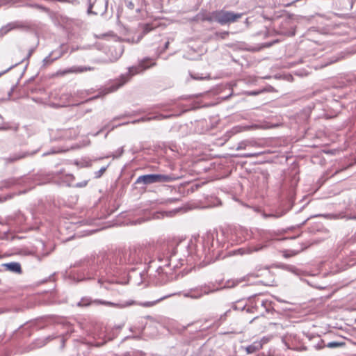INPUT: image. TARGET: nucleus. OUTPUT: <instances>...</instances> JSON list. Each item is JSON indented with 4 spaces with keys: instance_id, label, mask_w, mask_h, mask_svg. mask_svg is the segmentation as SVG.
Wrapping results in <instances>:
<instances>
[{
    "instance_id": "19",
    "label": "nucleus",
    "mask_w": 356,
    "mask_h": 356,
    "mask_svg": "<svg viewBox=\"0 0 356 356\" xmlns=\"http://www.w3.org/2000/svg\"><path fill=\"white\" fill-rule=\"evenodd\" d=\"M232 308L234 310L243 311L244 309L247 310V309L248 307H247V305L243 303V301H238V302L233 304Z\"/></svg>"
},
{
    "instance_id": "9",
    "label": "nucleus",
    "mask_w": 356,
    "mask_h": 356,
    "mask_svg": "<svg viewBox=\"0 0 356 356\" xmlns=\"http://www.w3.org/2000/svg\"><path fill=\"white\" fill-rule=\"evenodd\" d=\"M135 262H136V250H126L123 252V256L120 258V263L134 264Z\"/></svg>"
},
{
    "instance_id": "28",
    "label": "nucleus",
    "mask_w": 356,
    "mask_h": 356,
    "mask_svg": "<svg viewBox=\"0 0 356 356\" xmlns=\"http://www.w3.org/2000/svg\"><path fill=\"white\" fill-rule=\"evenodd\" d=\"M106 170V168L103 167L96 174V177H99Z\"/></svg>"
},
{
    "instance_id": "33",
    "label": "nucleus",
    "mask_w": 356,
    "mask_h": 356,
    "mask_svg": "<svg viewBox=\"0 0 356 356\" xmlns=\"http://www.w3.org/2000/svg\"><path fill=\"white\" fill-rule=\"evenodd\" d=\"M54 54V56H58L59 54H62V55L63 54V52L61 51V50H59V51H53Z\"/></svg>"
},
{
    "instance_id": "7",
    "label": "nucleus",
    "mask_w": 356,
    "mask_h": 356,
    "mask_svg": "<svg viewBox=\"0 0 356 356\" xmlns=\"http://www.w3.org/2000/svg\"><path fill=\"white\" fill-rule=\"evenodd\" d=\"M28 28L26 23L21 21L10 22L0 29V37H3L8 33L15 29H23Z\"/></svg>"
},
{
    "instance_id": "6",
    "label": "nucleus",
    "mask_w": 356,
    "mask_h": 356,
    "mask_svg": "<svg viewBox=\"0 0 356 356\" xmlns=\"http://www.w3.org/2000/svg\"><path fill=\"white\" fill-rule=\"evenodd\" d=\"M108 0H96L94 3H89L88 8V13L95 15H104L108 7Z\"/></svg>"
},
{
    "instance_id": "14",
    "label": "nucleus",
    "mask_w": 356,
    "mask_h": 356,
    "mask_svg": "<svg viewBox=\"0 0 356 356\" xmlns=\"http://www.w3.org/2000/svg\"><path fill=\"white\" fill-rule=\"evenodd\" d=\"M172 115H154V117L147 118H141L140 119L132 121L131 123L136 124V123H138V122H140L149 121V120H160L168 118H170Z\"/></svg>"
},
{
    "instance_id": "36",
    "label": "nucleus",
    "mask_w": 356,
    "mask_h": 356,
    "mask_svg": "<svg viewBox=\"0 0 356 356\" xmlns=\"http://www.w3.org/2000/svg\"><path fill=\"white\" fill-rule=\"evenodd\" d=\"M260 341L263 343V345L268 342V339L266 338H263Z\"/></svg>"
},
{
    "instance_id": "45",
    "label": "nucleus",
    "mask_w": 356,
    "mask_h": 356,
    "mask_svg": "<svg viewBox=\"0 0 356 356\" xmlns=\"http://www.w3.org/2000/svg\"><path fill=\"white\" fill-rule=\"evenodd\" d=\"M4 129L3 127H0V130H1V129Z\"/></svg>"
},
{
    "instance_id": "34",
    "label": "nucleus",
    "mask_w": 356,
    "mask_h": 356,
    "mask_svg": "<svg viewBox=\"0 0 356 356\" xmlns=\"http://www.w3.org/2000/svg\"><path fill=\"white\" fill-rule=\"evenodd\" d=\"M228 35V32L227 31H225V32H222L220 33V36L222 38H225V36H227Z\"/></svg>"
},
{
    "instance_id": "24",
    "label": "nucleus",
    "mask_w": 356,
    "mask_h": 356,
    "mask_svg": "<svg viewBox=\"0 0 356 356\" xmlns=\"http://www.w3.org/2000/svg\"><path fill=\"white\" fill-rule=\"evenodd\" d=\"M140 305H142L143 307H151V306L154 305V302H145Z\"/></svg>"
},
{
    "instance_id": "23",
    "label": "nucleus",
    "mask_w": 356,
    "mask_h": 356,
    "mask_svg": "<svg viewBox=\"0 0 356 356\" xmlns=\"http://www.w3.org/2000/svg\"><path fill=\"white\" fill-rule=\"evenodd\" d=\"M90 302L88 300L82 299L80 302H79L78 305L79 306H87L89 305Z\"/></svg>"
},
{
    "instance_id": "2",
    "label": "nucleus",
    "mask_w": 356,
    "mask_h": 356,
    "mask_svg": "<svg viewBox=\"0 0 356 356\" xmlns=\"http://www.w3.org/2000/svg\"><path fill=\"white\" fill-rule=\"evenodd\" d=\"M216 291H218V289H215L213 286H211V284H205L184 291L182 295L185 298L197 300L202 298L204 295H209Z\"/></svg>"
},
{
    "instance_id": "8",
    "label": "nucleus",
    "mask_w": 356,
    "mask_h": 356,
    "mask_svg": "<svg viewBox=\"0 0 356 356\" xmlns=\"http://www.w3.org/2000/svg\"><path fill=\"white\" fill-rule=\"evenodd\" d=\"M94 68L92 67H86V66H72L65 70H60L58 72V74L63 76L67 74H79L83 73L86 71H92Z\"/></svg>"
},
{
    "instance_id": "4",
    "label": "nucleus",
    "mask_w": 356,
    "mask_h": 356,
    "mask_svg": "<svg viewBox=\"0 0 356 356\" xmlns=\"http://www.w3.org/2000/svg\"><path fill=\"white\" fill-rule=\"evenodd\" d=\"M174 179L175 178L171 175L149 174L138 177L136 181V184L149 185L154 183L169 182Z\"/></svg>"
},
{
    "instance_id": "17",
    "label": "nucleus",
    "mask_w": 356,
    "mask_h": 356,
    "mask_svg": "<svg viewBox=\"0 0 356 356\" xmlns=\"http://www.w3.org/2000/svg\"><path fill=\"white\" fill-rule=\"evenodd\" d=\"M54 52H51L48 56L44 58V65H49L54 60L62 56V54H59L57 56H54Z\"/></svg>"
},
{
    "instance_id": "21",
    "label": "nucleus",
    "mask_w": 356,
    "mask_h": 356,
    "mask_svg": "<svg viewBox=\"0 0 356 356\" xmlns=\"http://www.w3.org/2000/svg\"><path fill=\"white\" fill-rule=\"evenodd\" d=\"M340 346H341V343H340L339 342L332 341V342H330L327 343V347L330 348H334L339 347Z\"/></svg>"
},
{
    "instance_id": "5",
    "label": "nucleus",
    "mask_w": 356,
    "mask_h": 356,
    "mask_svg": "<svg viewBox=\"0 0 356 356\" xmlns=\"http://www.w3.org/2000/svg\"><path fill=\"white\" fill-rule=\"evenodd\" d=\"M192 247L186 243H180L178 244L175 248H172V252L169 256H168V259H169L170 262L168 264V266H171V262L175 261V260H179L180 262V265L182 266L184 264V259L182 257L180 258H175V255L181 251L186 252L187 253V257H189L190 256V250L188 249H191Z\"/></svg>"
},
{
    "instance_id": "1",
    "label": "nucleus",
    "mask_w": 356,
    "mask_h": 356,
    "mask_svg": "<svg viewBox=\"0 0 356 356\" xmlns=\"http://www.w3.org/2000/svg\"><path fill=\"white\" fill-rule=\"evenodd\" d=\"M155 65L156 63L149 58L142 60L138 66L129 67L127 73L122 74L119 79L116 80L111 86H109L106 89V93L117 90L127 83L133 75L139 74Z\"/></svg>"
},
{
    "instance_id": "13",
    "label": "nucleus",
    "mask_w": 356,
    "mask_h": 356,
    "mask_svg": "<svg viewBox=\"0 0 356 356\" xmlns=\"http://www.w3.org/2000/svg\"><path fill=\"white\" fill-rule=\"evenodd\" d=\"M263 347V343L261 341H254L252 344L248 346L245 348L246 353L248 354H252L256 351L261 349Z\"/></svg>"
},
{
    "instance_id": "11",
    "label": "nucleus",
    "mask_w": 356,
    "mask_h": 356,
    "mask_svg": "<svg viewBox=\"0 0 356 356\" xmlns=\"http://www.w3.org/2000/svg\"><path fill=\"white\" fill-rule=\"evenodd\" d=\"M96 302H99V304L104 305L106 306H111V307H115L119 308H124L129 307L131 305H136V302L134 300H128L123 302L122 303H113L112 302L109 301H104V300H96Z\"/></svg>"
},
{
    "instance_id": "22",
    "label": "nucleus",
    "mask_w": 356,
    "mask_h": 356,
    "mask_svg": "<svg viewBox=\"0 0 356 356\" xmlns=\"http://www.w3.org/2000/svg\"><path fill=\"white\" fill-rule=\"evenodd\" d=\"M1 1H2V3L4 4H15L16 3L19 2L21 0H4V1H3L2 0Z\"/></svg>"
},
{
    "instance_id": "12",
    "label": "nucleus",
    "mask_w": 356,
    "mask_h": 356,
    "mask_svg": "<svg viewBox=\"0 0 356 356\" xmlns=\"http://www.w3.org/2000/svg\"><path fill=\"white\" fill-rule=\"evenodd\" d=\"M268 305V302L267 300H261L260 298H257L255 300L254 306L248 307V308L247 309V312H248V313L254 312V309L257 310L259 307H261L264 309L267 310Z\"/></svg>"
},
{
    "instance_id": "44",
    "label": "nucleus",
    "mask_w": 356,
    "mask_h": 356,
    "mask_svg": "<svg viewBox=\"0 0 356 356\" xmlns=\"http://www.w3.org/2000/svg\"><path fill=\"white\" fill-rule=\"evenodd\" d=\"M34 6H35V7H38V8H40V6H37V5H35Z\"/></svg>"
},
{
    "instance_id": "15",
    "label": "nucleus",
    "mask_w": 356,
    "mask_h": 356,
    "mask_svg": "<svg viewBox=\"0 0 356 356\" xmlns=\"http://www.w3.org/2000/svg\"><path fill=\"white\" fill-rule=\"evenodd\" d=\"M5 267L7 270L14 272V273H20L21 272V266L19 263L17 262H11L6 264Z\"/></svg>"
},
{
    "instance_id": "37",
    "label": "nucleus",
    "mask_w": 356,
    "mask_h": 356,
    "mask_svg": "<svg viewBox=\"0 0 356 356\" xmlns=\"http://www.w3.org/2000/svg\"><path fill=\"white\" fill-rule=\"evenodd\" d=\"M193 79H203V77L196 76L194 75H192Z\"/></svg>"
},
{
    "instance_id": "40",
    "label": "nucleus",
    "mask_w": 356,
    "mask_h": 356,
    "mask_svg": "<svg viewBox=\"0 0 356 356\" xmlns=\"http://www.w3.org/2000/svg\"><path fill=\"white\" fill-rule=\"evenodd\" d=\"M229 312H230V309H229L227 312H225L223 316H227Z\"/></svg>"
},
{
    "instance_id": "29",
    "label": "nucleus",
    "mask_w": 356,
    "mask_h": 356,
    "mask_svg": "<svg viewBox=\"0 0 356 356\" xmlns=\"http://www.w3.org/2000/svg\"><path fill=\"white\" fill-rule=\"evenodd\" d=\"M117 50L118 51L119 54H118V56L115 58V60L118 59L121 56V55L122 54V47L120 45H119V47L117 48Z\"/></svg>"
},
{
    "instance_id": "38",
    "label": "nucleus",
    "mask_w": 356,
    "mask_h": 356,
    "mask_svg": "<svg viewBox=\"0 0 356 356\" xmlns=\"http://www.w3.org/2000/svg\"><path fill=\"white\" fill-rule=\"evenodd\" d=\"M122 117H123V116H118V117H115V118H113V121H115V120H117L121 119Z\"/></svg>"
},
{
    "instance_id": "35",
    "label": "nucleus",
    "mask_w": 356,
    "mask_h": 356,
    "mask_svg": "<svg viewBox=\"0 0 356 356\" xmlns=\"http://www.w3.org/2000/svg\"><path fill=\"white\" fill-rule=\"evenodd\" d=\"M283 215V213H281V214H279V215H275V214H269L267 216H273V217H275V218H279L280 216H282Z\"/></svg>"
},
{
    "instance_id": "30",
    "label": "nucleus",
    "mask_w": 356,
    "mask_h": 356,
    "mask_svg": "<svg viewBox=\"0 0 356 356\" xmlns=\"http://www.w3.org/2000/svg\"><path fill=\"white\" fill-rule=\"evenodd\" d=\"M127 8H129V9H134V3H133V2L129 1V2H128V3H127Z\"/></svg>"
},
{
    "instance_id": "32",
    "label": "nucleus",
    "mask_w": 356,
    "mask_h": 356,
    "mask_svg": "<svg viewBox=\"0 0 356 356\" xmlns=\"http://www.w3.org/2000/svg\"><path fill=\"white\" fill-rule=\"evenodd\" d=\"M13 184H14V181L13 180H10V181H6V185L4 186L5 187H8V186H11Z\"/></svg>"
},
{
    "instance_id": "10",
    "label": "nucleus",
    "mask_w": 356,
    "mask_h": 356,
    "mask_svg": "<svg viewBox=\"0 0 356 356\" xmlns=\"http://www.w3.org/2000/svg\"><path fill=\"white\" fill-rule=\"evenodd\" d=\"M37 152V151L29 152H20L18 153H16L13 155L10 156L8 158L5 159V161L6 163H13L15 162L19 159H24L28 156H32L35 154Z\"/></svg>"
},
{
    "instance_id": "42",
    "label": "nucleus",
    "mask_w": 356,
    "mask_h": 356,
    "mask_svg": "<svg viewBox=\"0 0 356 356\" xmlns=\"http://www.w3.org/2000/svg\"><path fill=\"white\" fill-rule=\"evenodd\" d=\"M177 267H178V265H177V264H175V265L173 266V268H177Z\"/></svg>"
},
{
    "instance_id": "16",
    "label": "nucleus",
    "mask_w": 356,
    "mask_h": 356,
    "mask_svg": "<svg viewBox=\"0 0 356 356\" xmlns=\"http://www.w3.org/2000/svg\"><path fill=\"white\" fill-rule=\"evenodd\" d=\"M266 247H267V245L258 244V245H254L252 247H250L246 250H240L242 251L241 254H245V253L250 254L253 252H257V251L262 250L263 249L266 248Z\"/></svg>"
},
{
    "instance_id": "39",
    "label": "nucleus",
    "mask_w": 356,
    "mask_h": 356,
    "mask_svg": "<svg viewBox=\"0 0 356 356\" xmlns=\"http://www.w3.org/2000/svg\"><path fill=\"white\" fill-rule=\"evenodd\" d=\"M168 45H169V42H166L165 44L164 49H168Z\"/></svg>"
},
{
    "instance_id": "31",
    "label": "nucleus",
    "mask_w": 356,
    "mask_h": 356,
    "mask_svg": "<svg viewBox=\"0 0 356 356\" xmlns=\"http://www.w3.org/2000/svg\"><path fill=\"white\" fill-rule=\"evenodd\" d=\"M13 90H14V87L11 88L10 91L8 92V99H10L11 95H12V94L13 92Z\"/></svg>"
},
{
    "instance_id": "18",
    "label": "nucleus",
    "mask_w": 356,
    "mask_h": 356,
    "mask_svg": "<svg viewBox=\"0 0 356 356\" xmlns=\"http://www.w3.org/2000/svg\"><path fill=\"white\" fill-rule=\"evenodd\" d=\"M129 122H123V123L119 124L118 125H111V122H109L107 124H106L102 129H100L96 134H95V136L98 135L103 130L108 129V133L109 131L113 130L115 127H120L122 125H124V124H127Z\"/></svg>"
},
{
    "instance_id": "27",
    "label": "nucleus",
    "mask_w": 356,
    "mask_h": 356,
    "mask_svg": "<svg viewBox=\"0 0 356 356\" xmlns=\"http://www.w3.org/2000/svg\"><path fill=\"white\" fill-rule=\"evenodd\" d=\"M259 154L257 153H250V154H245L243 156L245 158H251V157H256L258 156Z\"/></svg>"
},
{
    "instance_id": "25",
    "label": "nucleus",
    "mask_w": 356,
    "mask_h": 356,
    "mask_svg": "<svg viewBox=\"0 0 356 356\" xmlns=\"http://www.w3.org/2000/svg\"><path fill=\"white\" fill-rule=\"evenodd\" d=\"M17 65V63L15 64V65H11L10 67H9L8 69H6V70L0 72V76H1L2 75H3L4 74H6V72H8V71H10L11 69H13L14 67H15L16 65Z\"/></svg>"
},
{
    "instance_id": "3",
    "label": "nucleus",
    "mask_w": 356,
    "mask_h": 356,
    "mask_svg": "<svg viewBox=\"0 0 356 356\" xmlns=\"http://www.w3.org/2000/svg\"><path fill=\"white\" fill-rule=\"evenodd\" d=\"M241 17V13H234L223 10L213 12L211 15L212 19L221 25L234 22Z\"/></svg>"
},
{
    "instance_id": "26",
    "label": "nucleus",
    "mask_w": 356,
    "mask_h": 356,
    "mask_svg": "<svg viewBox=\"0 0 356 356\" xmlns=\"http://www.w3.org/2000/svg\"><path fill=\"white\" fill-rule=\"evenodd\" d=\"M245 145H246V144L245 142H241V143H238L236 149L237 150L243 149L245 148Z\"/></svg>"
},
{
    "instance_id": "41",
    "label": "nucleus",
    "mask_w": 356,
    "mask_h": 356,
    "mask_svg": "<svg viewBox=\"0 0 356 356\" xmlns=\"http://www.w3.org/2000/svg\"><path fill=\"white\" fill-rule=\"evenodd\" d=\"M67 96H68L67 95H63V96H62V99H63V98H65V97H66V98H67Z\"/></svg>"
},
{
    "instance_id": "43",
    "label": "nucleus",
    "mask_w": 356,
    "mask_h": 356,
    "mask_svg": "<svg viewBox=\"0 0 356 356\" xmlns=\"http://www.w3.org/2000/svg\"><path fill=\"white\" fill-rule=\"evenodd\" d=\"M257 356H265L264 353L259 354Z\"/></svg>"
},
{
    "instance_id": "20",
    "label": "nucleus",
    "mask_w": 356,
    "mask_h": 356,
    "mask_svg": "<svg viewBox=\"0 0 356 356\" xmlns=\"http://www.w3.org/2000/svg\"><path fill=\"white\" fill-rule=\"evenodd\" d=\"M124 152V149H123V147H121L120 148H118L113 154V156L114 158H119L120 156H121L122 155Z\"/></svg>"
}]
</instances>
